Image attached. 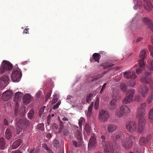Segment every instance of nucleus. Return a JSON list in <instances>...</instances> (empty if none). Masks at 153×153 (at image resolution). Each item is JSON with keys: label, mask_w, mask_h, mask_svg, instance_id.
Returning <instances> with one entry per match:
<instances>
[{"label": "nucleus", "mask_w": 153, "mask_h": 153, "mask_svg": "<svg viewBox=\"0 0 153 153\" xmlns=\"http://www.w3.org/2000/svg\"><path fill=\"white\" fill-rule=\"evenodd\" d=\"M16 124L17 127L16 132L18 134L22 132V130H24L30 126V123L29 120L25 118L19 119L17 121Z\"/></svg>", "instance_id": "obj_1"}, {"label": "nucleus", "mask_w": 153, "mask_h": 153, "mask_svg": "<svg viewBox=\"0 0 153 153\" xmlns=\"http://www.w3.org/2000/svg\"><path fill=\"white\" fill-rule=\"evenodd\" d=\"M146 56V52L145 50H142L141 51L139 55V57L141 59L138 62L140 68L136 69V73L137 74H139L142 71L143 68L144 67L145 65L144 60Z\"/></svg>", "instance_id": "obj_2"}, {"label": "nucleus", "mask_w": 153, "mask_h": 153, "mask_svg": "<svg viewBox=\"0 0 153 153\" xmlns=\"http://www.w3.org/2000/svg\"><path fill=\"white\" fill-rule=\"evenodd\" d=\"M131 110L127 106H121L115 113L116 115L119 117H126L130 113Z\"/></svg>", "instance_id": "obj_3"}, {"label": "nucleus", "mask_w": 153, "mask_h": 153, "mask_svg": "<svg viewBox=\"0 0 153 153\" xmlns=\"http://www.w3.org/2000/svg\"><path fill=\"white\" fill-rule=\"evenodd\" d=\"M13 68L12 64L9 61L3 60L0 67V74L5 71L11 70Z\"/></svg>", "instance_id": "obj_4"}, {"label": "nucleus", "mask_w": 153, "mask_h": 153, "mask_svg": "<svg viewBox=\"0 0 153 153\" xmlns=\"http://www.w3.org/2000/svg\"><path fill=\"white\" fill-rule=\"evenodd\" d=\"M134 140L133 136H130L122 141V145L126 149H129L131 147L132 145V144Z\"/></svg>", "instance_id": "obj_5"}, {"label": "nucleus", "mask_w": 153, "mask_h": 153, "mask_svg": "<svg viewBox=\"0 0 153 153\" xmlns=\"http://www.w3.org/2000/svg\"><path fill=\"white\" fill-rule=\"evenodd\" d=\"M134 94V89L129 90L127 92L126 97L123 101V103L126 104L132 101Z\"/></svg>", "instance_id": "obj_6"}, {"label": "nucleus", "mask_w": 153, "mask_h": 153, "mask_svg": "<svg viewBox=\"0 0 153 153\" xmlns=\"http://www.w3.org/2000/svg\"><path fill=\"white\" fill-rule=\"evenodd\" d=\"M21 117H24L26 114V110L25 106H15V116H17V114Z\"/></svg>", "instance_id": "obj_7"}, {"label": "nucleus", "mask_w": 153, "mask_h": 153, "mask_svg": "<svg viewBox=\"0 0 153 153\" xmlns=\"http://www.w3.org/2000/svg\"><path fill=\"white\" fill-rule=\"evenodd\" d=\"M138 119L137 132L142 133L144 130L146 124V117L137 118Z\"/></svg>", "instance_id": "obj_8"}, {"label": "nucleus", "mask_w": 153, "mask_h": 153, "mask_svg": "<svg viewBox=\"0 0 153 153\" xmlns=\"http://www.w3.org/2000/svg\"><path fill=\"white\" fill-rule=\"evenodd\" d=\"M99 118L102 122H105L109 118L108 113L105 110H100L99 111Z\"/></svg>", "instance_id": "obj_9"}, {"label": "nucleus", "mask_w": 153, "mask_h": 153, "mask_svg": "<svg viewBox=\"0 0 153 153\" xmlns=\"http://www.w3.org/2000/svg\"><path fill=\"white\" fill-rule=\"evenodd\" d=\"M126 127L128 130L130 132L134 133L137 128L136 123L134 121H130L127 123Z\"/></svg>", "instance_id": "obj_10"}, {"label": "nucleus", "mask_w": 153, "mask_h": 153, "mask_svg": "<svg viewBox=\"0 0 153 153\" xmlns=\"http://www.w3.org/2000/svg\"><path fill=\"white\" fill-rule=\"evenodd\" d=\"M151 80V75L150 71H146L140 79L141 81L143 83L147 84L150 82Z\"/></svg>", "instance_id": "obj_11"}, {"label": "nucleus", "mask_w": 153, "mask_h": 153, "mask_svg": "<svg viewBox=\"0 0 153 153\" xmlns=\"http://www.w3.org/2000/svg\"><path fill=\"white\" fill-rule=\"evenodd\" d=\"M22 72L20 71L15 70L12 73L11 78L13 82L19 81L22 76Z\"/></svg>", "instance_id": "obj_12"}, {"label": "nucleus", "mask_w": 153, "mask_h": 153, "mask_svg": "<svg viewBox=\"0 0 153 153\" xmlns=\"http://www.w3.org/2000/svg\"><path fill=\"white\" fill-rule=\"evenodd\" d=\"M146 114L144 106H140L137 109V118L146 117L145 115Z\"/></svg>", "instance_id": "obj_13"}, {"label": "nucleus", "mask_w": 153, "mask_h": 153, "mask_svg": "<svg viewBox=\"0 0 153 153\" xmlns=\"http://www.w3.org/2000/svg\"><path fill=\"white\" fill-rule=\"evenodd\" d=\"M142 21L145 24L147 25V27L150 29L153 32V23L152 21L149 18L146 17L143 18Z\"/></svg>", "instance_id": "obj_14"}, {"label": "nucleus", "mask_w": 153, "mask_h": 153, "mask_svg": "<svg viewBox=\"0 0 153 153\" xmlns=\"http://www.w3.org/2000/svg\"><path fill=\"white\" fill-rule=\"evenodd\" d=\"M114 149V147L111 143H107L105 146L104 152V153H113Z\"/></svg>", "instance_id": "obj_15"}, {"label": "nucleus", "mask_w": 153, "mask_h": 153, "mask_svg": "<svg viewBox=\"0 0 153 153\" xmlns=\"http://www.w3.org/2000/svg\"><path fill=\"white\" fill-rule=\"evenodd\" d=\"M97 144L95 137L94 136H92L90 138L88 143V148L89 149H94L96 146Z\"/></svg>", "instance_id": "obj_16"}, {"label": "nucleus", "mask_w": 153, "mask_h": 153, "mask_svg": "<svg viewBox=\"0 0 153 153\" xmlns=\"http://www.w3.org/2000/svg\"><path fill=\"white\" fill-rule=\"evenodd\" d=\"M144 7L148 11H151L153 8L152 3L150 0H143Z\"/></svg>", "instance_id": "obj_17"}, {"label": "nucleus", "mask_w": 153, "mask_h": 153, "mask_svg": "<svg viewBox=\"0 0 153 153\" xmlns=\"http://www.w3.org/2000/svg\"><path fill=\"white\" fill-rule=\"evenodd\" d=\"M33 98V97L29 94H26L23 97L22 99L23 102L25 105H27L31 102Z\"/></svg>", "instance_id": "obj_18"}, {"label": "nucleus", "mask_w": 153, "mask_h": 153, "mask_svg": "<svg viewBox=\"0 0 153 153\" xmlns=\"http://www.w3.org/2000/svg\"><path fill=\"white\" fill-rule=\"evenodd\" d=\"M149 49L151 52V55L153 57V48L152 46L149 47ZM147 67L151 70H153V60H149L147 61Z\"/></svg>", "instance_id": "obj_19"}, {"label": "nucleus", "mask_w": 153, "mask_h": 153, "mask_svg": "<svg viewBox=\"0 0 153 153\" xmlns=\"http://www.w3.org/2000/svg\"><path fill=\"white\" fill-rule=\"evenodd\" d=\"M139 90L142 95L143 97H145L147 94L148 88L146 85H143L140 87Z\"/></svg>", "instance_id": "obj_20"}, {"label": "nucleus", "mask_w": 153, "mask_h": 153, "mask_svg": "<svg viewBox=\"0 0 153 153\" xmlns=\"http://www.w3.org/2000/svg\"><path fill=\"white\" fill-rule=\"evenodd\" d=\"M12 92L9 90H7L3 94L2 98L3 100L6 101L9 100L11 97Z\"/></svg>", "instance_id": "obj_21"}, {"label": "nucleus", "mask_w": 153, "mask_h": 153, "mask_svg": "<svg viewBox=\"0 0 153 153\" xmlns=\"http://www.w3.org/2000/svg\"><path fill=\"white\" fill-rule=\"evenodd\" d=\"M124 76L126 78L134 79L137 77L135 73L133 71H128L125 72L124 74Z\"/></svg>", "instance_id": "obj_22"}, {"label": "nucleus", "mask_w": 153, "mask_h": 153, "mask_svg": "<svg viewBox=\"0 0 153 153\" xmlns=\"http://www.w3.org/2000/svg\"><path fill=\"white\" fill-rule=\"evenodd\" d=\"M151 138V135H148L147 136L146 138L145 137H142L140 140V143L142 144H146L150 141Z\"/></svg>", "instance_id": "obj_23"}, {"label": "nucleus", "mask_w": 153, "mask_h": 153, "mask_svg": "<svg viewBox=\"0 0 153 153\" xmlns=\"http://www.w3.org/2000/svg\"><path fill=\"white\" fill-rule=\"evenodd\" d=\"M100 58L101 56L99 53H95L93 54L92 56V59H90V61L91 62H93V60H94L95 61L99 63Z\"/></svg>", "instance_id": "obj_24"}, {"label": "nucleus", "mask_w": 153, "mask_h": 153, "mask_svg": "<svg viewBox=\"0 0 153 153\" xmlns=\"http://www.w3.org/2000/svg\"><path fill=\"white\" fill-rule=\"evenodd\" d=\"M22 143V140L19 139L14 141L11 146V148L13 149H16Z\"/></svg>", "instance_id": "obj_25"}, {"label": "nucleus", "mask_w": 153, "mask_h": 153, "mask_svg": "<svg viewBox=\"0 0 153 153\" xmlns=\"http://www.w3.org/2000/svg\"><path fill=\"white\" fill-rule=\"evenodd\" d=\"M117 129V127L115 125L109 124L107 125V130L109 133L115 131Z\"/></svg>", "instance_id": "obj_26"}, {"label": "nucleus", "mask_w": 153, "mask_h": 153, "mask_svg": "<svg viewBox=\"0 0 153 153\" xmlns=\"http://www.w3.org/2000/svg\"><path fill=\"white\" fill-rule=\"evenodd\" d=\"M75 136L78 140L77 143H80L82 140V135L80 130L76 131Z\"/></svg>", "instance_id": "obj_27"}, {"label": "nucleus", "mask_w": 153, "mask_h": 153, "mask_svg": "<svg viewBox=\"0 0 153 153\" xmlns=\"http://www.w3.org/2000/svg\"><path fill=\"white\" fill-rule=\"evenodd\" d=\"M5 136L7 140L10 139L12 136V133L9 128H7L5 132Z\"/></svg>", "instance_id": "obj_28"}, {"label": "nucleus", "mask_w": 153, "mask_h": 153, "mask_svg": "<svg viewBox=\"0 0 153 153\" xmlns=\"http://www.w3.org/2000/svg\"><path fill=\"white\" fill-rule=\"evenodd\" d=\"M121 136V132L116 133L114 134L111 137V139L114 141H116L118 139L120 138Z\"/></svg>", "instance_id": "obj_29"}, {"label": "nucleus", "mask_w": 153, "mask_h": 153, "mask_svg": "<svg viewBox=\"0 0 153 153\" xmlns=\"http://www.w3.org/2000/svg\"><path fill=\"white\" fill-rule=\"evenodd\" d=\"M148 117L149 122L153 125V108H151L149 110Z\"/></svg>", "instance_id": "obj_30"}, {"label": "nucleus", "mask_w": 153, "mask_h": 153, "mask_svg": "<svg viewBox=\"0 0 153 153\" xmlns=\"http://www.w3.org/2000/svg\"><path fill=\"white\" fill-rule=\"evenodd\" d=\"M9 79L7 76L5 75L3 76L0 79V85H2L4 83L7 82Z\"/></svg>", "instance_id": "obj_31"}, {"label": "nucleus", "mask_w": 153, "mask_h": 153, "mask_svg": "<svg viewBox=\"0 0 153 153\" xmlns=\"http://www.w3.org/2000/svg\"><path fill=\"white\" fill-rule=\"evenodd\" d=\"M21 93L20 92H16L15 94V97H14V101H18L20 100L21 98Z\"/></svg>", "instance_id": "obj_32"}, {"label": "nucleus", "mask_w": 153, "mask_h": 153, "mask_svg": "<svg viewBox=\"0 0 153 153\" xmlns=\"http://www.w3.org/2000/svg\"><path fill=\"white\" fill-rule=\"evenodd\" d=\"M42 97L41 93L40 92H39L37 93L36 95V98L35 100L37 102H39L41 100Z\"/></svg>", "instance_id": "obj_33"}, {"label": "nucleus", "mask_w": 153, "mask_h": 153, "mask_svg": "<svg viewBox=\"0 0 153 153\" xmlns=\"http://www.w3.org/2000/svg\"><path fill=\"white\" fill-rule=\"evenodd\" d=\"M5 143L3 137L0 138V148L1 149H3L5 147Z\"/></svg>", "instance_id": "obj_34"}, {"label": "nucleus", "mask_w": 153, "mask_h": 153, "mask_svg": "<svg viewBox=\"0 0 153 153\" xmlns=\"http://www.w3.org/2000/svg\"><path fill=\"white\" fill-rule=\"evenodd\" d=\"M85 131L87 133V134L89 135L91 131V129L90 126L88 124H86L85 127Z\"/></svg>", "instance_id": "obj_35"}, {"label": "nucleus", "mask_w": 153, "mask_h": 153, "mask_svg": "<svg viewBox=\"0 0 153 153\" xmlns=\"http://www.w3.org/2000/svg\"><path fill=\"white\" fill-rule=\"evenodd\" d=\"M153 98V92L151 93L149 96L147 98L146 101L148 104H149L152 101Z\"/></svg>", "instance_id": "obj_36"}, {"label": "nucleus", "mask_w": 153, "mask_h": 153, "mask_svg": "<svg viewBox=\"0 0 153 153\" xmlns=\"http://www.w3.org/2000/svg\"><path fill=\"white\" fill-rule=\"evenodd\" d=\"M34 112L33 109H31L28 114V117L29 119H32L33 117Z\"/></svg>", "instance_id": "obj_37"}, {"label": "nucleus", "mask_w": 153, "mask_h": 153, "mask_svg": "<svg viewBox=\"0 0 153 153\" xmlns=\"http://www.w3.org/2000/svg\"><path fill=\"white\" fill-rule=\"evenodd\" d=\"M92 106H89L88 108V111L86 114L88 116L90 117L92 114Z\"/></svg>", "instance_id": "obj_38"}, {"label": "nucleus", "mask_w": 153, "mask_h": 153, "mask_svg": "<svg viewBox=\"0 0 153 153\" xmlns=\"http://www.w3.org/2000/svg\"><path fill=\"white\" fill-rule=\"evenodd\" d=\"M127 85L124 83H122L120 85V88L122 91L125 92L127 90Z\"/></svg>", "instance_id": "obj_39"}, {"label": "nucleus", "mask_w": 153, "mask_h": 153, "mask_svg": "<svg viewBox=\"0 0 153 153\" xmlns=\"http://www.w3.org/2000/svg\"><path fill=\"white\" fill-rule=\"evenodd\" d=\"M93 97V94L91 93L88 94L86 96V101L87 102H88L90 100L92 99Z\"/></svg>", "instance_id": "obj_40"}, {"label": "nucleus", "mask_w": 153, "mask_h": 153, "mask_svg": "<svg viewBox=\"0 0 153 153\" xmlns=\"http://www.w3.org/2000/svg\"><path fill=\"white\" fill-rule=\"evenodd\" d=\"M39 152L38 149H35L34 148H31L29 151V153H38Z\"/></svg>", "instance_id": "obj_41"}, {"label": "nucleus", "mask_w": 153, "mask_h": 153, "mask_svg": "<svg viewBox=\"0 0 153 153\" xmlns=\"http://www.w3.org/2000/svg\"><path fill=\"white\" fill-rule=\"evenodd\" d=\"M53 146L56 148H57L59 146V143L58 140H55L53 142Z\"/></svg>", "instance_id": "obj_42"}, {"label": "nucleus", "mask_w": 153, "mask_h": 153, "mask_svg": "<svg viewBox=\"0 0 153 153\" xmlns=\"http://www.w3.org/2000/svg\"><path fill=\"white\" fill-rule=\"evenodd\" d=\"M135 84V82L134 80H131L128 81V85L131 87H133Z\"/></svg>", "instance_id": "obj_43"}, {"label": "nucleus", "mask_w": 153, "mask_h": 153, "mask_svg": "<svg viewBox=\"0 0 153 153\" xmlns=\"http://www.w3.org/2000/svg\"><path fill=\"white\" fill-rule=\"evenodd\" d=\"M85 121V119L83 117L80 118L79 120V126L81 127L83 123H84Z\"/></svg>", "instance_id": "obj_44"}, {"label": "nucleus", "mask_w": 153, "mask_h": 153, "mask_svg": "<svg viewBox=\"0 0 153 153\" xmlns=\"http://www.w3.org/2000/svg\"><path fill=\"white\" fill-rule=\"evenodd\" d=\"M117 101L115 99L111 100L109 102V104L111 105H115L117 103Z\"/></svg>", "instance_id": "obj_45"}, {"label": "nucleus", "mask_w": 153, "mask_h": 153, "mask_svg": "<svg viewBox=\"0 0 153 153\" xmlns=\"http://www.w3.org/2000/svg\"><path fill=\"white\" fill-rule=\"evenodd\" d=\"M135 101L140 102L142 100V97L140 95H137L135 97Z\"/></svg>", "instance_id": "obj_46"}, {"label": "nucleus", "mask_w": 153, "mask_h": 153, "mask_svg": "<svg viewBox=\"0 0 153 153\" xmlns=\"http://www.w3.org/2000/svg\"><path fill=\"white\" fill-rule=\"evenodd\" d=\"M45 108V106H44L40 109L39 112V116L40 117H41L42 114L44 111V110Z\"/></svg>", "instance_id": "obj_47"}, {"label": "nucleus", "mask_w": 153, "mask_h": 153, "mask_svg": "<svg viewBox=\"0 0 153 153\" xmlns=\"http://www.w3.org/2000/svg\"><path fill=\"white\" fill-rule=\"evenodd\" d=\"M114 65V64L112 63H107L105 65H104V67L105 68H110Z\"/></svg>", "instance_id": "obj_48"}, {"label": "nucleus", "mask_w": 153, "mask_h": 153, "mask_svg": "<svg viewBox=\"0 0 153 153\" xmlns=\"http://www.w3.org/2000/svg\"><path fill=\"white\" fill-rule=\"evenodd\" d=\"M51 94V92L50 91L47 93L46 95V98L45 99V102H46L48 99H50V97Z\"/></svg>", "instance_id": "obj_49"}, {"label": "nucleus", "mask_w": 153, "mask_h": 153, "mask_svg": "<svg viewBox=\"0 0 153 153\" xmlns=\"http://www.w3.org/2000/svg\"><path fill=\"white\" fill-rule=\"evenodd\" d=\"M64 128V125L61 121H60V128H59V131H62Z\"/></svg>", "instance_id": "obj_50"}, {"label": "nucleus", "mask_w": 153, "mask_h": 153, "mask_svg": "<svg viewBox=\"0 0 153 153\" xmlns=\"http://www.w3.org/2000/svg\"><path fill=\"white\" fill-rule=\"evenodd\" d=\"M37 127L38 129L41 130H43L44 127L43 125L42 124H40L38 125Z\"/></svg>", "instance_id": "obj_51"}, {"label": "nucleus", "mask_w": 153, "mask_h": 153, "mask_svg": "<svg viewBox=\"0 0 153 153\" xmlns=\"http://www.w3.org/2000/svg\"><path fill=\"white\" fill-rule=\"evenodd\" d=\"M68 133V130L67 128H65L63 130V133L65 136H67Z\"/></svg>", "instance_id": "obj_52"}, {"label": "nucleus", "mask_w": 153, "mask_h": 153, "mask_svg": "<svg viewBox=\"0 0 153 153\" xmlns=\"http://www.w3.org/2000/svg\"><path fill=\"white\" fill-rule=\"evenodd\" d=\"M100 75H97L93 79L91 80V81L93 82L94 81H96V80L100 78Z\"/></svg>", "instance_id": "obj_53"}, {"label": "nucleus", "mask_w": 153, "mask_h": 153, "mask_svg": "<svg viewBox=\"0 0 153 153\" xmlns=\"http://www.w3.org/2000/svg\"><path fill=\"white\" fill-rule=\"evenodd\" d=\"M106 83H105L103 85V86H102V87L100 92V93L101 94H102V91H103V90L105 89V86H106Z\"/></svg>", "instance_id": "obj_54"}, {"label": "nucleus", "mask_w": 153, "mask_h": 153, "mask_svg": "<svg viewBox=\"0 0 153 153\" xmlns=\"http://www.w3.org/2000/svg\"><path fill=\"white\" fill-rule=\"evenodd\" d=\"M58 101V99L54 97L52 100L51 102L52 105H53L55 103Z\"/></svg>", "instance_id": "obj_55"}, {"label": "nucleus", "mask_w": 153, "mask_h": 153, "mask_svg": "<svg viewBox=\"0 0 153 153\" xmlns=\"http://www.w3.org/2000/svg\"><path fill=\"white\" fill-rule=\"evenodd\" d=\"M43 147H44L48 151L49 149L47 145L45 143H44L43 145Z\"/></svg>", "instance_id": "obj_56"}, {"label": "nucleus", "mask_w": 153, "mask_h": 153, "mask_svg": "<svg viewBox=\"0 0 153 153\" xmlns=\"http://www.w3.org/2000/svg\"><path fill=\"white\" fill-rule=\"evenodd\" d=\"M109 109L110 110L113 111L115 109V106H109Z\"/></svg>", "instance_id": "obj_57"}, {"label": "nucleus", "mask_w": 153, "mask_h": 153, "mask_svg": "<svg viewBox=\"0 0 153 153\" xmlns=\"http://www.w3.org/2000/svg\"><path fill=\"white\" fill-rule=\"evenodd\" d=\"M58 128V126L57 124H54L52 126V128L54 130H56Z\"/></svg>", "instance_id": "obj_58"}, {"label": "nucleus", "mask_w": 153, "mask_h": 153, "mask_svg": "<svg viewBox=\"0 0 153 153\" xmlns=\"http://www.w3.org/2000/svg\"><path fill=\"white\" fill-rule=\"evenodd\" d=\"M4 123L5 126H7L8 125V121L6 119H4Z\"/></svg>", "instance_id": "obj_59"}, {"label": "nucleus", "mask_w": 153, "mask_h": 153, "mask_svg": "<svg viewBox=\"0 0 153 153\" xmlns=\"http://www.w3.org/2000/svg\"><path fill=\"white\" fill-rule=\"evenodd\" d=\"M142 40L143 38L141 37H139L137 38L136 42H138L141 41Z\"/></svg>", "instance_id": "obj_60"}, {"label": "nucleus", "mask_w": 153, "mask_h": 153, "mask_svg": "<svg viewBox=\"0 0 153 153\" xmlns=\"http://www.w3.org/2000/svg\"><path fill=\"white\" fill-rule=\"evenodd\" d=\"M121 79V76H117L115 78V80L117 81H118L120 80Z\"/></svg>", "instance_id": "obj_61"}, {"label": "nucleus", "mask_w": 153, "mask_h": 153, "mask_svg": "<svg viewBox=\"0 0 153 153\" xmlns=\"http://www.w3.org/2000/svg\"><path fill=\"white\" fill-rule=\"evenodd\" d=\"M73 98L70 95H68L67 97V100H68L69 99L71 100Z\"/></svg>", "instance_id": "obj_62"}, {"label": "nucleus", "mask_w": 153, "mask_h": 153, "mask_svg": "<svg viewBox=\"0 0 153 153\" xmlns=\"http://www.w3.org/2000/svg\"><path fill=\"white\" fill-rule=\"evenodd\" d=\"M73 145L75 147H77V142L74 140L72 141Z\"/></svg>", "instance_id": "obj_63"}, {"label": "nucleus", "mask_w": 153, "mask_h": 153, "mask_svg": "<svg viewBox=\"0 0 153 153\" xmlns=\"http://www.w3.org/2000/svg\"><path fill=\"white\" fill-rule=\"evenodd\" d=\"M150 86L152 89H153V81H152L151 82Z\"/></svg>", "instance_id": "obj_64"}]
</instances>
